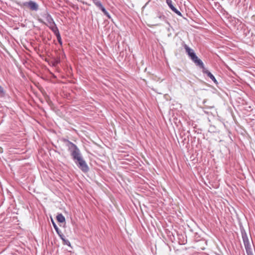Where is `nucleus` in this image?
<instances>
[{
	"mask_svg": "<svg viewBox=\"0 0 255 255\" xmlns=\"http://www.w3.org/2000/svg\"><path fill=\"white\" fill-rule=\"evenodd\" d=\"M52 21H49L47 22L49 23L48 27L49 28L52 30V31L53 32V30H54L55 28L58 29L55 22L54 21V19L53 18H52Z\"/></svg>",
	"mask_w": 255,
	"mask_h": 255,
	"instance_id": "nucleus-9",
	"label": "nucleus"
},
{
	"mask_svg": "<svg viewBox=\"0 0 255 255\" xmlns=\"http://www.w3.org/2000/svg\"><path fill=\"white\" fill-rule=\"evenodd\" d=\"M22 5L29 8L31 10L35 11H37L39 8L38 4L35 1L31 0L23 2Z\"/></svg>",
	"mask_w": 255,
	"mask_h": 255,
	"instance_id": "nucleus-4",
	"label": "nucleus"
},
{
	"mask_svg": "<svg viewBox=\"0 0 255 255\" xmlns=\"http://www.w3.org/2000/svg\"><path fill=\"white\" fill-rule=\"evenodd\" d=\"M157 18H159L160 20L164 21L165 20L166 17L163 14L159 13L157 16Z\"/></svg>",
	"mask_w": 255,
	"mask_h": 255,
	"instance_id": "nucleus-13",
	"label": "nucleus"
},
{
	"mask_svg": "<svg viewBox=\"0 0 255 255\" xmlns=\"http://www.w3.org/2000/svg\"><path fill=\"white\" fill-rule=\"evenodd\" d=\"M60 59H55L54 63H53V65L55 66L56 65L58 64L59 63H60Z\"/></svg>",
	"mask_w": 255,
	"mask_h": 255,
	"instance_id": "nucleus-18",
	"label": "nucleus"
},
{
	"mask_svg": "<svg viewBox=\"0 0 255 255\" xmlns=\"http://www.w3.org/2000/svg\"><path fill=\"white\" fill-rule=\"evenodd\" d=\"M5 92L3 88L0 85V94H1V96H3Z\"/></svg>",
	"mask_w": 255,
	"mask_h": 255,
	"instance_id": "nucleus-17",
	"label": "nucleus"
},
{
	"mask_svg": "<svg viewBox=\"0 0 255 255\" xmlns=\"http://www.w3.org/2000/svg\"><path fill=\"white\" fill-rule=\"evenodd\" d=\"M52 222L53 226L56 232L57 233V234H59V233L61 232L60 230H59V229L58 228V227H57V226L56 225V224H55V223L53 221V220L52 219Z\"/></svg>",
	"mask_w": 255,
	"mask_h": 255,
	"instance_id": "nucleus-12",
	"label": "nucleus"
},
{
	"mask_svg": "<svg viewBox=\"0 0 255 255\" xmlns=\"http://www.w3.org/2000/svg\"><path fill=\"white\" fill-rule=\"evenodd\" d=\"M41 15L43 17L46 19V21L47 22L49 21H52V17L51 15L47 11H46L45 12H43L41 14Z\"/></svg>",
	"mask_w": 255,
	"mask_h": 255,
	"instance_id": "nucleus-8",
	"label": "nucleus"
},
{
	"mask_svg": "<svg viewBox=\"0 0 255 255\" xmlns=\"http://www.w3.org/2000/svg\"><path fill=\"white\" fill-rule=\"evenodd\" d=\"M53 33L55 35L58 43L61 45H62V39L61 37V35H60L59 29L55 28L54 30H53Z\"/></svg>",
	"mask_w": 255,
	"mask_h": 255,
	"instance_id": "nucleus-6",
	"label": "nucleus"
},
{
	"mask_svg": "<svg viewBox=\"0 0 255 255\" xmlns=\"http://www.w3.org/2000/svg\"><path fill=\"white\" fill-rule=\"evenodd\" d=\"M78 1L80 2H81V3L83 4H85V5H88V6H91V4L88 3L86 1H85L84 0H78Z\"/></svg>",
	"mask_w": 255,
	"mask_h": 255,
	"instance_id": "nucleus-16",
	"label": "nucleus"
},
{
	"mask_svg": "<svg viewBox=\"0 0 255 255\" xmlns=\"http://www.w3.org/2000/svg\"><path fill=\"white\" fill-rule=\"evenodd\" d=\"M38 21L41 23L46 24V23L41 18H38Z\"/></svg>",
	"mask_w": 255,
	"mask_h": 255,
	"instance_id": "nucleus-19",
	"label": "nucleus"
},
{
	"mask_svg": "<svg viewBox=\"0 0 255 255\" xmlns=\"http://www.w3.org/2000/svg\"><path fill=\"white\" fill-rule=\"evenodd\" d=\"M61 141L65 143L71 158L78 167L83 172H87L89 170V166L78 147L67 138H62Z\"/></svg>",
	"mask_w": 255,
	"mask_h": 255,
	"instance_id": "nucleus-1",
	"label": "nucleus"
},
{
	"mask_svg": "<svg viewBox=\"0 0 255 255\" xmlns=\"http://www.w3.org/2000/svg\"><path fill=\"white\" fill-rule=\"evenodd\" d=\"M56 219L58 222L61 223H64L65 221V218L61 213L58 214L57 215Z\"/></svg>",
	"mask_w": 255,
	"mask_h": 255,
	"instance_id": "nucleus-10",
	"label": "nucleus"
},
{
	"mask_svg": "<svg viewBox=\"0 0 255 255\" xmlns=\"http://www.w3.org/2000/svg\"><path fill=\"white\" fill-rule=\"evenodd\" d=\"M203 69V72L207 74L208 77H209L215 83H217V81L215 78L214 76L208 70L205 69L204 68Z\"/></svg>",
	"mask_w": 255,
	"mask_h": 255,
	"instance_id": "nucleus-7",
	"label": "nucleus"
},
{
	"mask_svg": "<svg viewBox=\"0 0 255 255\" xmlns=\"http://www.w3.org/2000/svg\"><path fill=\"white\" fill-rule=\"evenodd\" d=\"M242 237L245 248L246 249V253L248 255H254L252 246L250 242L249 239L247 234L244 229L241 230Z\"/></svg>",
	"mask_w": 255,
	"mask_h": 255,
	"instance_id": "nucleus-3",
	"label": "nucleus"
},
{
	"mask_svg": "<svg viewBox=\"0 0 255 255\" xmlns=\"http://www.w3.org/2000/svg\"><path fill=\"white\" fill-rule=\"evenodd\" d=\"M58 235V236H59V237L60 238V239L62 240V241H63V240H65L66 238L65 237V236L63 235V234L61 232L59 233V234H57Z\"/></svg>",
	"mask_w": 255,
	"mask_h": 255,
	"instance_id": "nucleus-15",
	"label": "nucleus"
},
{
	"mask_svg": "<svg viewBox=\"0 0 255 255\" xmlns=\"http://www.w3.org/2000/svg\"><path fill=\"white\" fill-rule=\"evenodd\" d=\"M184 47L185 49V51L188 56L190 57L191 60L195 63L197 66H199L201 68H204V64L201 60L199 59L194 50L190 48L186 44H185Z\"/></svg>",
	"mask_w": 255,
	"mask_h": 255,
	"instance_id": "nucleus-2",
	"label": "nucleus"
},
{
	"mask_svg": "<svg viewBox=\"0 0 255 255\" xmlns=\"http://www.w3.org/2000/svg\"><path fill=\"white\" fill-rule=\"evenodd\" d=\"M101 11L104 13L105 15H106L109 18H111V16L109 13L107 11L106 8L103 6V4L101 5V6L98 7Z\"/></svg>",
	"mask_w": 255,
	"mask_h": 255,
	"instance_id": "nucleus-11",
	"label": "nucleus"
},
{
	"mask_svg": "<svg viewBox=\"0 0 255 255\" xmlns=\"http://www.w3.org/2000/svg\"><path fill=\"white\" fill-rule=\"evenodd\" d=\"M63 244L66 245L72 248L70 242L69 241V240L65 239V240H63Z\"/></svg>",
	"mask_w": 255,
	"mask_h": 255,
	"instance_id": "nucleus-14",
	"label": "nucleus"
},
{
	"mask_svg": "<svg viewBox=\"0 0 255 255\" xmlns=\"http://www.w3.org/2000/svg\"><path fill=\"white\" fill-rule=\"evenodd\" d=\"M167 4L169 6V7L170 8V9L174 11L175 13H176L177 15L179 16H182L181 13L175 7L172 3V0H166Z\"/></svg>",
	"mask_w": 255,
	"mask_h": 255,
	"instance_id": "nucleus-5",
	"label": "nucleus"
}]
</instances>
